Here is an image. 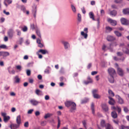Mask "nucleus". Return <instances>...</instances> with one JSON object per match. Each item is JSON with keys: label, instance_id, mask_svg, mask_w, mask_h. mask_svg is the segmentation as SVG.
Returning <instances> with one entry per match:
<instances>
[{"label": "nucleus", "instance_id": "nucleus-30", "mask_svg": "<svg viewBox=\"0 0 129 129\" xmlns=\"http://www.w3.org/2000/svg\"><path fill=\"white\" fill-rule=\"evenodd\" d=\"M108 92L109 95L110 96L113 97L114 96V93L110 89L109 90Z\"/></svg>", "mask_w": 129, "mask_h": 129}, {"label": "nucleus", "instance_id": "nucleus-1", "mask_svg": "<svg viewBox=\"0 0 129 129\" xmlns=\"http://www.w3.org/2000/svg\"><path fill=\"white\" fill-rule=\"evenodd\" d=\"M65 104L66 107H69L71 106L70 111L72 112L73 110H76V104L71 101H67L65 103Z\"/></svg>", "mask_w": 129, "mask_h": 129}, {"label": "nucleus", "instance_id": "nucleus-40", "mask_svg": "<svg viewBox=\"0 0 129 129\" xmlns=\"http://www.w3.org/2000/svg\"><path fill=\"white\" fill-rule=\"evenodd\" d=\"M119 129H125V126L123 125H121V126L119 127Z\"/></svg>", "mask_w": 129, "mask_h": 129}, {"label": "nucleus", "instance_id": "nucleus-48", "mask_svg": "<svg viewBox=\"0 0 129 129\" xmlns=\"http://www.w3.org/2000/svg\"><path fill=\"white\" fill-rule=\"evenodd\" d=\"M117 54L118 56H121L123 55V53L120 52H118Z\"/></svg>", "mask_w": 129, "mask_h": 129}, {"label": "nucleus", "instance_id": "nucleus-35", "mask_svg": "<svg viewBox=\"0 0 129 129\" xmlns=\"http://www.w3.org/2000/svg\"><path fill=\"white\" fill-rule=\"evenodd\" d=\"M118 100V102L120 104H122L123 103V100L119 96Z\"/></svg>", "mask_w": 129, "mask_h": 129}, {"label": "nucleus", "instance_id": "nucleus-46", "mask_svg": "<svg viewBox=\"0 0 129 129\" xmlns=\"http://www.w3.org/2000/svg\"><path fill=\"white\" fill-rule=\"evenodd\" d=\"M26 73L27 75L29 76L30 75V70H27Z\"/></svg>", "mask_w": 129, "mask_h": 129}, {"label": "nucleus", "instance_id": "nucleus-47", "mask_svg": "<svg viewBox=\"0 0 129 129\" xmlns=\"http://www.w3.org/2000/svg\"><path fill=\"white\" fill-rule=\"evenodd\" d=\"M28 122H26L25 123L24 125L25 127H27L28 126Z\"/></svg>", "mask_w": 129, "mask_h": 129}, {"label": "nucleus", "instance_id": "nucleus-7", "mask_svg": "<svg viewBox=\"0 0 129 129\" xmlns=\"http://www.w3.org/2000/svg\"><path fill=\"white\" fill-rule=\"evenodd\" d=\"M108 22L110 23L112 25L115 26L117 24V22L116 21L114 20H113L112 19L109 18L108 19Z\"/></svg>", "mask_w": 129, "mask_h": 129}, {"label": "nucleus", "instance_id": "nucleus-41", "mask_svg": "<svg viewBox=\"0 0 129 129\" xmlns=\"http://www.w3.org/2000/svg\"><path fill=\"white\" fill-rule=\"evenodd\" d=\"M44 45L43 44L41 43L38 44V46L40 48H42L44 47Z\"/></svg>", "mask_w": 129, "mask_h": 129}, {"label": "nucleus", "instance_id": "nucleus-27", "mask_svg": "<svg viewBox=\"0 0 129 129\" xmlns=\"http://www.w3.org/2000/svg\"><path fill=\"white\" fill-rule=\"evenodd\" d=\"M81 35L84 37L85 39H86L87 37V33H85L83 31H82L81 32Z\"/></svg>", "mask_w": 129, "mask_h": 129}, {"label": "nucleus", "instance_id": "nucleus-8", "mask_svg": "<svg viewBox=\"0 0 129 129\" xmlns=\"http://www.w3.org/2000/svg\"><path fill=\"white\" fill-rule=\"evenodd\" d=\"M108 98L109 99V100L108 102L111 105H114L115 103V102L113 98L110 96H108Z\"/></svg>", "mask_w": 129, "mask_h": 129}, {"label": "nucleus", "instance_id": "nucleus-24", "mask_svg": "<svg viewBox=\"0 0 129 129\" xmlns=\"http://www.w3.org/2000/svg\"><path fill=\"white\" fill-rule=\"evenodd\" d=\"M11 68V67H9L8 68V70L9 73L11 74H14L15 73V71L13 70L11 71L10 69Z\"/></svg>", "mask_w": 129, "mask_h": 129}, {"label": "nucleus", "instance_id": "nucleus-51", "mask_svg": "<svg viewBox=\"0 0 129 129\" xmlns=\"http://www.w3.org/2000/svg\"><path fill=\"white\" fill-rule=\"evenodd\" d=\"M4 1L8 3L9 4H11L12 2L11 0H5Z\"/></svg>", "mask_w": 129, "mask_h": 129}, {"label": "nucleus", "instance_id": "nucleus-28", "mask_svg": "<svg viewBox=\"0 0 129 129\" xmlns=\"http://www.w3.org/2000/svg\"><path fill=\"white\" fill-rule=\"evenodd\" d=\"M37 12L36 7H35L32 10V13L34 14V17L35 18L36 17V13Z\"/></svg>", "mask_w": 129, "mask_h": 129}, {"label": "nucleus", "instance_id": "nucleus-60", "mask_svg": "<svg viewBox=\"0 0 129 129\" xmlns=\"http://www.w3.org/2000/svg\"><path fill=\"white\" fill-rule=\"evenodd\" d=\"M33 111V109H30L28 111L27 113L28 114H31L32 113V112Z\"/></svg>", "mask_w": 129, "mask_h": 129}, {"label": "nucleus", "instance_id": "nucleus-45", "mask_svg": "<svg viewBox=\"0 0 129 129\" xmlns=\"http://www.w3.org/2000/svg\"><path fill=\"white\" fill-rule=\"evenodd\" d=\"M46 121H42L41 123V125L42 126H44L46 125Z\"/></svg>", "mask_w": 129, "mask_h": 129}, {"label": "nucleus", "instance_id": "nucleus-53", "mask_svg": "<svg viewBox=\"0 0 129 129\" xmlns=\"http://www.w3.org/2000/svg\"><path fill=\"white\" fill-rule=\"evenodd\" d=\"M105 14V12L103 10H102L101 11V15H103Z\"/></svg>", "mask_w": 129, "mask_h": 129}, {"label": "nucleus", "instance_id": "nucleus-11", "mask_svg": "<svg viewBox=\"0 0 129 129\" xmlns=\"http://www.w3.org/2000/svg\"><path fill=\"white\" fill-rule=\"evenodd\" d=\"M9 52H0V54L3 57H6L9 55Z\"/></svg>", "mask_w": 129, "mask_h": 129}, {"label": "nucleus", "instance_id": "nucleus-25", "mask_svg": "<svg viewBox=\"0 0 129 129\" xmlns=\"http://www.w3.org/2000/svg\"><path fill=\"white\" fill-rule=\"evenodd\" d=\"M91 109L92 110V113L93 115L95 114V111L94 109V105L93 103H92L91 104Z\"/></svg>", "mask_w": 129, "mask_h": 129}, {"label": "nucleus", "instance_id": "nucleus-31", "mask_svg": "<svg viewBox=\"0 0 129 129\" xmlns=\"http://www.w3.org/2000/svg\"><path fill=\"white\" fill-rule=\"evenodd\" d=\"M15 82L16 83H18L20 81V79L18 77V76H16L15 77Z\"/></svg>", "mask_w": 129, "mask_h": 129}, {"label": "nucleus", "instance_id": "nucleus-56", "mask_svg": "<svg viewBox=\"0 0 129 129\" xmlns=\"http://www.w3.org/2000/svg\"><path fill=\"white\" fill-rule=\"evenodd\" d=\"M23 41V38H20L19 40V43L20 44H21Z\"/></svg>", "mask_w": 129, "mask_h": 129}, {"label": "nucleus", "instance_id": "nucleus-22", "mask_svg": "<svg viewBox=\"0 0 129 129\" xmlns=\"http://www.w3.org/2000/svg\"><path fill=\"white\" fill-rule=\"evenodd\" d=\"M17 7L18 8L20 9L21 10L23 11L24 12H25L26 11L25 8L24 6H17Z\"/></svg>", "mask_w": 129, "mask_h": 129}, {"label": "nucleus", "instance_id": "nucleus-23", "mask_svg": "<svg viewBox=\"0 0 129 129\" xmlns=\"http://www.w3.org/2000/svg\"><path fill=\"white\" fill-rule=\"evenodd\" d=\"M89 15L90 18L92 19L93 20H95L94 18V15L92 12H90L89 13Z\"/></svg>", "mask_w": 129, "mask_h": 129}, {"label": "nucleus", "instance_id": "nucleus-13", "mask_svg": "<svg viewBox=\"0 0 129 129\" xmlns=\"http://www.w3.org/2000/svg\"><path fill=\"white\" fill-rule=\"evenodd\" d=\"M102 108L105 111L107 112L108 110V108L107 106L105 104H103L102 105Z\"/></svg>", "mask_w": 129, "mask_h": 129}, {"label": "nucleus", "instance_id": "nucleus-39", "mask_svg": "<svg viewBox=\"0 0 129 129\" xmlns=\"http://www.w3.org/2000/svg\"><path fill=\"white\" fill-rule=\"evenodd\" d=\"M71 6L73 12H76V9L75 7L72 5H71Z\"/></svg>", "mask_w": 129, "mask_h": 129}, {"label": "nucleus", "instance_id": "nucleus-17", "mask_svg": "<svg viewBox=\"0 0 129 129\" xmlns=\"http://www.w3.org/2000/svg\"><path fill=\"white\" fill-rule=\"evenodd\" d=\"M13 31L12 29H10L8 31V34L10 37H12L13 36Z\"/></svg>", "mask_w": 129, "mask_h": 129}, {"label": "nucleus", "instance_id": "nucleus-15", "mask_svg": "<svg viewBox=\"0 0 129 129\" xmlns=\"http://www.w3.org/2000/svg\"><path fill=\"white\" fill-rule=\"evenodd\" d=\"M19 125L18 124H13L11 125L10 126L11 129H16L18 128Z\"/></svg>", "mask_w": 129, "mask_h": 129}, {"label": "nucleus", "instance_id": "nucleus-54", "mask_svg": "<svg viewBox=\"0 0 129 129\" xmlns=\"http://www.w3.org/2000/svg\"><path fill=\"white\" fill-rule=\"evenodd\" d=\"M31 28L33 30L35 29V25L34 24H33L31 25L30 26Z\"/></svg>", "mask_w": 129, "mask_h": 129}, {"label": "nucleus", "instance_id": "nucleus-58", "mask_svg": "<svg viewBox=\"0 0 129 129\" xmlns=\"http://www.w3.org/2000/svg\"><path fill=\"white\" fill-rule=\"evenodd\" d=\"M98 72L97 71H92L91 73V74L92 75H93L96 74Z\"/></svg>", "mask_w": 129, "mask_h": 129}, {"label": "nucleus", "instance_id": "nucleus-9", "mask_svg": "<svg viewBox=\"0 0 129 129\" xmlns=\"http://www.w3.org/2000/svg\"><path fill=\"white\" fill-rule=\"evenodd\" d=\"M30 102L33 105L36 106L37 105L39 102L37 101L34 99H32L30 101Z\"/></svg>", "mask_w": 129, "mask_h": 129}, {"label": "nucleus", "instance_id": "nucleus-21", "mask_svg": "<svg viewBox=\"0 0 129 129\" xmlns=\"http://www.w3.org/2000/svg\"><path fill=\"white\" fill-rule=\"evenodd\" d=\"M36 32L38 36L40 38V39H41V34L39 29H37L36 30Z\"/></svg>", "mask_w": 129, "mask_h": 129}, {"label": "nucleus", "instance_id": "nucleus-12", "mask_svg": "<svg viewBox=\"0 0 129 129\" xmlns=\"http://www.w3.org/2000/svg\"><path fill=\"white\" fill-rule=\"evenodd\" d=\"M16 122L17 124L20 125L21 122V116L20 115L17 116L16 118Z\"/></svg>", "mask_w": 129, "mask_h": 129}, {"label": "nucleus", "instance_id": "nucleus-38", "mask_svg": "<svg viewBox=\"0 0 129 129\" xmlns=\"http://www.w3.org/2000/svg\"><path fill=\"white\" fill-rule=\"evenodd\" d=\"M81 19V15L80 14L78 15V20L79 21H80Z\"/></svg>", "mask_w": 129, "mask_h": 129}, {"label": "nucleus", "instance_id": "nucleus-26", "mask_svg": "<svg viewBox=\"0 0 129 129\" xmlns=\"http://www.w3.org/2000/svg\"><path fill=\"white\" fill-rule=\"evenodd\" d=\"M110 15L115 16L117 14V12L116 11L114 10L111 11L110 13Z\"/></svg>", "mask_w": 129, "mask_h": 129}, {"label": "nucleus", "instance_id": "nucleus-61", "mask_svg": "<svg viewBox=\"0 0 129 129\" xmlns=\"http://www.w3.org/2000/svg\"><path fill=\"white\" fill-rule=\"evenodd\" d=\"M5 18L3 17H2L1 19V22L3 23L5 21Z\"/></svg>", "mask_w": 129, "mask_h": 129}, {"label": "nucleus", "instance_id": "nucleus-42", "mask_svg": "<svg viewBox=\"0 0 129 129\" xmlns=\"http://www.w3.org/2000/svg\"><path fill=\"white\" fill-rule=\"evenodd\" d=\"M6 47V46L4 45L3 44L0 46V48H1L5 49Z\"/></svg>", "mask_w": 129, "mask_h": 129}, {"label": "nucleus", "instance_id": "nucleus-6", "mask_svg": "<svg viewBox=\"0 0 129 129\" xmlns=\"http://www.w3.org/2000/svg\"><path fill=\"white\" fill-rule=\"evenodd\" d=\"M120 21L121 23L124 25H126L128 24L129 23L128 20L123 18H121Z\"/></svg>", "mask_w": 129, "mask_h": 129}, {"label": "nucleus", "instance_id": "nucleus-62", "mask_svg": "<svg viewBox=\"0 0 129 129\" xmlns=\"http://www.w3.org/2000/svg\"><path fill=\"white\" fill-rule=\"evenodd\" d=\"M125 53L126 54H129V50L127 48H126V50L125 51Z\"/></svg>", "mask_w": 129, "mask_h": 129}, {"label": "nucleus", "instance_id": "nucleus-64", "mask_svg": "<svg viewBox=\"0 0 129 129\" xmlns=\"http://www.w3.org/2000/svg\"><path fill=\"white\" fill-rule=\"evenodd\" d=\"M45 99L46 100H48L49 99V96L48 95H46L45 96Z\"/></svg>", "mask_w": 129, "mask_h": 129}, {"label": "nucleus", "instance_id": "nucleus-14", "mask_svg": "<svg viewBox=\"0 0 129 129\" xmlns=\"http://www.w3.org/2000/svg\"><path fill=\"white\" fill-rule=\"evenodd\" d=\"M107 40L109 41H114L115 40V38L113 36H108L107 38Z\"/></svg>", "mask_w": 129, "mask_h": 129}, {"label": "nucleus", "instance_id": "nucleus-29", "mask_svg": "<svg viewBox=\"0 0 129 129\" xmlns=\"http://www.w3.org/2000/svg\"><path fill=\"white\" fill-rule=\"evenodd\" d=\"M38 52H41L43 54H45L48 52L46 50L42 49L39 50L38 51Z\"/></svg>", "mask_w": 129, "mask_h": 129}, {"label": "nucleus", "instance_id": "nucleus-52", "mask_svg": "<svg viewBox=\"0 0 129 129\" xmlns=\"http://www.w3.org/2000/svg\"><path fill=\"white\" fill-rule=\"evenodd\" d=\"M122 0H115L114 2L116 3H119L121 2Z\"/></svg>", "mask_w": 129, "mask_h": 129}, {"label": "nucleus", "instance_id": "nucleus-55", "mask_svg": "<svg viewBox=\"0 0 129 129\" xmlns=\"http://www.w3.org/2000/svg\"><path fill=\"white\" fill-rule=\"evenodd\" d=\"M16 31L17 33V35L20 36L21 34V32L18 29H17Z\"/></svg>", "mask_w": 129, "mask_h": 129}, {"label": "nucleus", "instance_id": "nucleus-33", "mask_svg": "<svg viewBox=\"0 0 129 129\" xmlns=\"http://www.w3.org/2000/svg\"><path fill=\"white\" fill-rule=\"evenodd\" d=\"M114 33L118 37H120L121 36V34L117 31H115Z\"/></svg>", "mask_w": 129, "mask_h": 129}, {"label": "nucleus", "instance_id": "nucleus-59", "mask_svg": "<svg viewBox=\"0 0 129 129\" xmlns=\"http://www.w3.org/2000/svg\"><path fill=\"white\" fill-rule=\"evenodd\" d=\"M37 54L38 55L39 58H41L42 57V55L41 54H39V52H37Z\"/></svg>", "mask_w": 129, "mask_h": 129}, {"label": "nucleus", "instance_id": "nucleus-63", "mask_svg": "<svg viewBox=\"0 0 129 129\" xmlns=\"http://www.w3.org/2000/svg\"><path fill=\"white\" fill-rule=\"evenodd\" d=\"M117 110L118 111L119 113H120L121 110V108L118 107H117Z\"/></svg>", "mask_w": 129, "mask_h": 129}, {"label": "nucleus", "instance_id": "nucleus-20", "mask_svg": "<svg viewBox=\"0 0 129 129\" xmlns=\"http://www.w3.org/2000/svg\"><path fill=\"white\" fill-rule=\"evenodd\" d=\"M105 127V129H113L112 126L109 123H106V125Z\"/></svg>", "mask_w": 129, "mask_h": 129}, {"label": "nucleus", "instance_id": "nucleus-3", "mask_svg": "<svg viewBox=\"0 0 129 129\" xmlns=\"http://www.w3.org/2000/svg\"><path fill=\"white\" fill-rule=\"evenodd\" d=\"M1 115L3 117L4 121L5 122H7L10 120V117L9 116H6V113L2 112L1 113Z\"/></svg>", "mask_w": 129, "mask_h": 129}, {"label": "nucleus", "instance_id": "nucleus-5", "mask_svg": "<svg viewBox=\"0 0 129 129\" xmlns=\"http://www.w3.org/2000/svg\"><path fill=\"white\" fill-rule=\"evenodd\" d=\"M108 72L109 74V75L114 76L116 74L115 70L112 68H109L108 70Z\"/></svg>", "mask_w": 129, "mask_h": 129}, {"label": "nucleus", "instance_id": "nucleus-43", "mask_svg": "<svg viewBox=\"0 0 129 129\" xmlns=\"http://www.w3.org/2000/svg\"><path fill=\"white\" fill-rule=\"evenodd\" d=\"M82 122L84 126L86 128V121L85 120L83 121H82Z\"/></svg>", "mask_w": 129, "mask_h": 129}, {"label": "nucleus", "instance_id": "nucleus-2", "mask_svg": "<svg viewBox=\"0 0 129 129\" xmlns=\"http://www.w3.org/2000/svg\"><path fill=\"white\" fill-rule=\"evenodd\" d=\"M98 92V90L96 89H94L92 91L93 96L95 99H99L101 98V96L97 93Z\"/></svg>", "mask_w": 129, "mask_h": 129}, {"label": "nucleus", "instance_id": "nucleus-37", "mask_svg": "<svg viewBox=\"0 0 129 129\" xmlns=\"http://www.w3.org/2000/svg\"><path fill=\"white\" fill-rule=\"evenodd\" d=\"M22 30L24 32L26 31L27 30V28L26 26H24L22 29Z\"/></svg>", "mask_w": 129, "mask_h": 129}, {"label": "nucleus", "instance_id": "nucleus-44", "mask_svg": "<svg viewBox=\"0 0 129 129\" xmlns=\"http://www.w3.org/2000/svg\"><path fill=\"white\" fill-rule=\"evenodd\" d=\"M50 115L48 113L47 114H46L45 116L44 117V118H45L46 119L48 117H50Z\"/></svg>", "mask_w": 129, "mask_h": 129}, {"label": "nucleus", "instance_id": "nucleus-10", "mask_svg": "<svg viewBox=\"0 0 129 129\" xmlns=\"http://www.w3.org/2000/svg\"><path fill=\"white\" fill-rule=\"evenodd\" d=\"M109 81L111 83L114 82V79L113 75H109L108 77Z\"/></svg>", "mask_w": 129, "mask_h": 129}, {"label": "nucleus", "instance_id": "nucleus-50", "mask_svg": "<svg viewBox=\"0 0 129 129\" xmlns=\"http://www.w3.org/2000/svg\"><path fill=\"white\" fill-rule=\"evenodd\" d=\"M3 13L6 14V15H9L10 14V13L9 12H6L5 10H4L3 11Z\"/></svg>", "mask_w": 129, "mask_h": 129}, {"label": "nucleus", "instance_id": "nucleus-34", "mask_svg": "<svg viewBox=\"0 0 129 129\" xmlns=\"http://www.w3.org/2000/svg\"><path fill=\"white\" fill-rule=\"evenodd\" d=\"M64 45L65 49H67L68 46L69 45V44L67 42H64L63 43Z\"/></svg>", "mask_w": 129, "mask_h": 129}, {"label": "nucleus", "instance_id": "nucleus-18", "mask_svg": "<svg viewBox=\"0 0 129 129\" xmlns=\"http://www.w3.org/2000/svg\"><path fill=\"white\" fill-rule=\"evenodd\" d=\"M122 12L124 14L129 15V8H127L123 9Z\"/></svg>", "mask_w": 129, "mask_h": 129}, {"label": "nucleus", "instance_id": "nucleus-4", "mask_svg": "<svg viewBox=\"0 0 129 129\" xmlns=\"http://www.w3.org/2000/svg\"><path fill=\"white\" fill-rule=\"evenodd\" d=\"M117 72L118 74L121 76H123L124 75V71L122 68L119 67L117 68Z\"/></svg>", "mask_w": 129, "mask_h": 129}, {"label": "nucleus", "instance_id": "nucleus-57", "mask_svg": "<svg viewBox=\"0 0 129 129\" xmlns=\"http://www.w3.org/2000/svg\"><path fill=\"white\" fill-rule=\"evenodd\" d=\"M106 28L107 30H108L110 31H111L112 30V28L111 27L109 26L106 27Z\"/></svg>", "mask_w": 129, "mask_h": 129}, {"label": "nucleus", "instance_id": "nucleus-49", "mask_svg": "<svg viewBox=\"0 0 129 129\" xmlns=\"http://www.w3.org/2000/svg\"><path fill=\"white\" fill-rule=\"evenodd\" d=\"M37 42L38 44L41 43V41L40 39L39 38H38L37 40Z\"/></svg>", "mask_w": 129, "mask_h": 129}, {"label": "nucleus", "instance_id": "nucleus-19", "mask_svg": "<svg viewBox=\"0 0 129 129\" xmlns=\"http://www.w3.org/2000/svg\"><path fill=\"white\" fill-rule=\"evenodd\" d=\"M111 115L112 117L114 118H116L117 117V114L115 111H113L111 112Z\"/></svg>", "mask_w": 129, "mask_h": 129}, {"label": "nucleus", "instance_id": "nucleus-16", "mask_svg": "<svg viewBox=\"0 0 129 129\" xmlns=\"http://www.w3.org/2000/svg\"><path fill=\"white\" fill-rule=\"evenodd\" d=\"M100 124L101 126L102 127H104L106 125V121L105 120L102 119L100 122Z\"/></svg>", "mask_w": 129, "mask_h": 129}, {"label": "nucleus", "instance_id": "nucleus-36", "mask_svg": "<svg viewBox=\"0 0 129 129\" xmlns=\"http://www.w3.org/2000/svg\"><path fill=\"white\" fill-rule=\"evenodd\" d=\"M41 92H42L39 89H37L36 91V93L38 95H41V94L40 93Z\"/></svg>", "mask_w": 129, "mask_h": 129}, {"label": "nucleus", "instance_id": "nucleus-32", "mask_svg": "<svg viewBox=\"0 0 129 129\" xmlns=\"http://www.w3.org/2000/svg\"><path fill=\"white\" fill-rule=\"evenodd\" d=\"M88 101V99L87 98H85L81 101V103L83 104L87 103Z\"/></svg>", "mask_w": 129, "mask_h": 129}]
</instances>
